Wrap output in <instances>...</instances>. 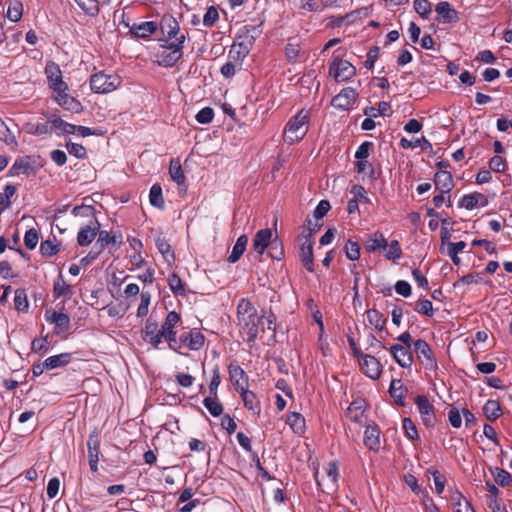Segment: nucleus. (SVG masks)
I'll use <instances>...</instances> for the list:
<instances>
[{
    "label": "nucleus",
    "mask_w": 512,
    "mask_h": 512,
    "mask_svg": "<svg viewBox=\"0 0 512 512\" xmlns=\"http://www.w3.org/2000/svg\"><path fill=\"white\" fill-rule=\"evenodd\" d=\"M237 320L240 332L249 343L254 342L258 336L259 328L265 331L264 320L258 316L254 305L246 298L239 300L237 305Z\"/></svg>",
    "instance_id": "f257e3e1"
},
{
    "label": "nucleus",
    "mask_w": 512,
    "mask_h": 512,
    "mask_svg": "<svg viewBox=\"0 0 512 512\" xmlns=\"http://www.w3.org/2000/svg\"><path fill=\"white\" fill-rule=\"evenodd\" d=\"M310 113L308 110H300L285 126L284 140L289 144L300 141L308 131Z\"/></svg>",
    "instance_id": "f03ea898"
},
{
    "label": "nucleus",
    "mask_w": 512,
    "mask_h": 512,
    "mask_svg": "<svg viewBox=\"0 0 512 512\" xmlns=\"http://www.w3.org/2000/svg\"><path fill=\"white\" fill-rule=\"evenodd\" d=\"M272 236V230L269 228L257 231L253 239V248L259 255H262L265 249L269 247L270 257L280 260L284 255V249L277 239L272 240Z\"/></svg>",
    "instance_id": "7ed1b4c3"
},
{
    "label": "nucleus",
    "mask_w": 512,
    "mask_h": 512,
    "mask_svg": "<svg viewBox=\"0 0 512 512\" xmlns=\"http://www.w3.org/2000/svg\"><path fill=\"white\" fill-rule=\"evenodd\" d=\"M90 88L97 94H108L118 89L122 84V78L116 74L97 72L90 76Z\"/></svg>",
    "instance_id": "20e7f679"
},
{
    "label": "nucleus",
    "mask_w": 512,
    "mask_h": 512,
    "mask_svg": "<svg viewBox=\"0 0 512 512\" xmlns=\"http://www.w3.org/2000/svg\"><path fill=\"white\" fill-rule=\"evenodd\" d=\"M249 49L243 43L233 44L228 53V61L221 67V74L225 78H232L236 71L242 67L243 60Z\"/></svg>",
    "instance_id": "39448f33"
},
{
    "label": "nucleus",
    "mask_w": 512,
    "mask_h": 512,
    "mask_svg": "<svg viewBox=\"0 0 512 512\" xmlns=\"http://www.w3.org/2000/svg\"><path fill=\"white\" fill-rule=\"evenodd\" d=\"M324 474L320 475L319 471H315V480L318 488L326 493L333 494L338 490V465L335 461L329 462L324 468Z\"/></svg>",
    "instance_id": "423d86ee"
},
{
    "label": "nucleus",
    "mask_w": 512,
    "mask_h": 512,
    "mask_svg": "<svg viewBox=\"0 0 512 512\" xmlns=\"http://www.w3.org/2000/svg\"><path fill=\"white\" fill-rule=\"evenodd\" d=\"M185 36L179 38V42H169L163 45L162 49L157 53V63L163 67H172L182 57L183 43Z\"/></svg>",
    "instance_id": "0eeeda50"
},
{
    "label": "nucleus",
    "mask_w": 512,
    "mask_h": 512,
    "mask_svg": "<svg viewBox=\"0 0 512 512\" xmlns=\"http://www.w3.org/2000/svg\"><path fill=\"white\" fill-rule=\"evenodd\" d=\"M317 231V228H305L303 233L298 237L301 242L299 257L304 267L309 271H314V256H313V240L312 235Z\"/></svg>",
    "instance_id": "6e6552de"
},
{
    "label": "nucleus",
    "mask_w": 512,
    "mask_h": 512,
    "mask_svg": "<svg viewBox=\"0 0 512 512\" xmlns=\"http://www.w3.org/2000/svg\"><path fill=\"white\" fill-rule=\"evenodd\" d=\"M204 342L205 337L200 331L191 330L180 334L179 337L176 336V346L170 349L177 353H181L180 350L182 348L197 351L203 347Z\"/></svg>",
    "instance_id": "1a4fd4ad"
},
{
    "label": "nucleus",
    "mask_w": 512,
    "mask_h": 512,
    "mask_svg": "<svg viewBox=\"0 0 512 512\" xmlns=\"http://www.w3.org/2000/svg\"><path fill=\"white\" fill-rule=\"evenodd\" d=\"M329 74L337 82H345L356 74V68L350 62L336 56L329 66Z\"/></svg>",
    "instance_id": "9d476101"
},
{
    "label": "nucleus",
    "mask_w": 512,
    "mask_h": 512,
    "mask_svg": "<svg viewBox=\"0 0 512 512\" xmlns=\"http://www.w3.org/2000/svg\"><path fill=\"white\" fill-rule=\"evenodd\" d=\"M414 352L418 358V360L425 366L426 369L436 370L437 369V361L434 357L431 347L429 344L423 340L418 339L413 343Z\"/></svg>",
    "instance_id": "9b49d317"
},
{
    "label": "nucleus",
    "mask_w": 512,
    "mask_h": 512,
    "mask_svg": "<svg viewBox=\"0 0 512 512\" xmlns=\"http://www.w3.org/2000/svg\"><path fill=\"white\" fill-rule=\"evenodd\" d=\"M181 316L176 311H170L161 326L163 339L167 342L169 348H175L177 332L175 327L180 323Z\"/></svg>",
    "instance_id": "f8f14e48"
},
{
    "label": "nucleus",
    "mask_w": 512,
    "mask_h": 512,
    "mask_svg": "<svg viewBox=\"0 0 512 512\" xmlns=\"http://www.w3.org/2000/svg\"><path fill=\"white\" fill-rule=\"evenodd\" d=\"M142 339L150 344L154 349H159L163 341V332L158 322L152 318H148L141 332Z\"/></svg>",
    "instance_id": "ddd939ff"
},
{
    "label": "nucleus",
    "mask_w": 512,
    "mask_h": 512,
    "mask_svg": "<svg viewBox=\"0 0 512 512\" xmlns=\"http://www.w3.org/2000/svg\"><path fill=\"white\" fill-rule=\"evenodd\" d=\"M45 74L48 85L54 92H63V89H68L67 83L63 81L62 71L55 62L48 61L46 63Z\"/></svg>",
    "instance_id": "4468645a"
},
{
    "label": "nucleus",
    "mask_w": 512,
    "mask_h": 512,
    "mask_svg": "<svg viewBox=\"0 0 512 512\" xmlns=\"http://www.w3.org/2000/svg\"><path fill=\"white\" fill-rule=\"evenodd\" d=\"M123 243V235L120 231H107L100 230L94 249H97L100 253L108 245H111L115 249H118Z\"/></svg>",
    "instance_id": "2eb2a0df"
},
{
    "label": "nucleus",
    "mask_w": 512,
    "mask_h": 512,
    "mask_svg": "<svg viewBox=\"0 0 512 512\" xmlns=\"http://www.w3.org/2000/svg\"><path fill=\"white\" fill-rule=\"evenodd\" d=\"M418 411L425 426L432 427L435 425L436 416L434 406L430 403L425 395H418L415 398Z\"/></svg>",
    "instance_id": "dca6fc26"
},
{
    "label": "nucleus",
    "mask_w": 512,
    "mask_h": 512,
    "mask_svg": "<svg viewBox=\"0 0 512 512\" xmlns=\"http://www.w3.org/2000/svg\"><path fill=\"white\" fill-rule=\"evenodd\" d=\"M358 93L352 87L342 89L333 99L332 106L341 110H348L357 100Z\"/></svg>",
    "instance_id": "f3484780"
},
{
    "label": "nucleus",
    "mask_w": 512,
    "mask_h": 512,
    "mask_svg": "<svg viewBox=\"0 0 512 512\" xmlns=\"http://www.w3.org/2000/svg\"><path fill=\"white\" fill-rule=\"evenodd\" d=\"M362 372L369 378L376 380L382 373V364L380 361L371 355H364L358 360Z\"/></svg>",
    "instance_id": "a211bd4d"
},
{
    "label": "nucleus",
    "mask_w": 512,
    "mask_h": 512,
    "mask_svg": "<svg viewBox=\"0 0 512 512\" xmlns=\"http://www.w3.org/2000/svg\"><path fill=\"white\" fill-rule=\"evenodd\" d=\"M100 223L97 219H93L89 224L80 228L77 234V243L79 246H88L92 243L95 237L99 234Z\"/></svg>",
    "instance_id": "6ab92c4d"
},
{
    "label": "nucleus",
    "mask_w": 512,
    "mask_h": 512,
    "mask_svg": "<svg viewBox=\"0 0 512 512\" xmlns=\"http://www.w3.org/2000/svg\"><path fill=\"white\" fill-rule=\"evenodd\" d=\"M391 356L402 368H410L413 364L411 348L401 344H394L389 349Z\"/></svg>",
    "instance_id": "aec40b11"
},
{
    "label": "nucleus",
    "mask_w": 512,
    "mask_h": 512,
    "mask_svg": "<svg viewBox=\"0 0 512 512\" xmlns=\"http://www.w3.org/2000/svg\"><path fill=\"white\" fill-rule=\"evenodd\" d=\"M161 30L163 35L166 36L167 42H179L181 36H185L180 33V27L177 20L172 16H165L161 21Z\"/></svg>",
    "instance_id": "412c9836"
},
{
    "label": "nucleus",
    "mask_w": 512,
    "mask_h": 512,
    "mask_svg": "<svg viewBox=\"0 0 512 512\" xmlns=\"http://www.w3.org/2000/svg\"><path fill=\"white\" fill-rule=\"evenodd\" d=\"M435 11L438 14L437 20L440 23H456L460 19L458 12L446 1L439 2L435 7Z\"/></svg>",
    "instance_id": "4be33fe9"
},
{
    "label": "nucleus",
    "mask_w": 512,
    "mask_h": 512,
    "mask_svg": "<svg viewBox=\"0 0 512 512\" xmlns=\"http://www.w3.org/2000/svg\"><path fill=\"white\" fill-rule=\"evenodd\" d=\"M88 448V460L91 471L96 472L98 470L99 461V440L96 433H92L87 441Z\"/></svg>",
    "instance_id": "5701e85b"
},
{
    "label": "nucleus",
    "mask_w": 512,
    "mask_h": 512,
    "mask_svg": "<svg viewBox=\"0 0 512 512\" xmlns=\"http://www.w3.org/2000/svg\"><path fill=\"white\" fill-rule=\"evenodd\" d=\"M230 381L239 392L248 386V377L245 371L239 365H229L228 367Z\"/></svg>",
    "instance_id": "b1692460"
},
{
    "label": "nucleus",
    "mask_w": 512,
    "mask_h": 512,
    "mask_svg": "<svg viewBox=\"0 0 512 512\" xmlns=\"http://www.w3.org/2000/svg\"><path fill=\"white\" fill-rule=\"evenodd\" d=\"M68 89H63V92H54L55 101L62 106L63 108L72 111V112H80L82 110L81 103L75 99L74 97L67 94Z\"/></svg>",
    "instance_id": "393cba45"
},
{
    "label": "nucleus",
    "mask_w": 512,
    "mask_h": 512,
    "mask_svg": "<svg viewBox=\"0 0 512 512\" xmlns=\"http://www.w3.org/2000/svg\"><path fill=\"white\" fill-rule=\"evenodd\" d=\"M435 188L440 192L450 193L454 187L452 174L448 171H438L434 176Z\"/></svg>",
    "instance_id": "a878e982"
},
{
    "label": "nucleus",
    "mask_w": 512,
    "mask_h": 512,
    "mask_svg": "<svg viewBox=\"0 0 512 512\" xmlns=\"http://www.w3.org/2000/svg\"><path fill=\"white\" fill-rule=\"evenodd\" d=\"M407 388L403 385L402 381L399 379H393L390 383L389 393L390 396L394 399V402L401 407L405 406V398L407 395Z\"/></svg>",
    "instance_id": "bb28decb"
},
{
    "label": "nucleus",
    "mask_w": 512,
    "mask_h": 512,
    "mask_svg": "<svg viewBox=\"0 0 512 512\" xmlns=\"http://www.w3.org/2000/svg\"><path fill=\"white\" fill-rule=\"evenodd\" d=\"M157 23L154 21L142 22L140 24H133L130 32L138 38L146 39L157 31Z\"/></svg>",
    "instance_id": "cd10ccee"
},
{
    "label": "nucleus",
    "mask_w": 512,
    "mask_h": 512,
    "mask_svg": "<svg viewBox=\"0 0 512 512\" xmlns=\"http://www.w3.org/2000/svg\"><path fill=\"white\" fill-rule=\"evenodd\" d=\"M487 204L486 197L479 192H474L471 194L464 195L459 202L461 207L466 208L467 210H472L476 208L478 205L485 206Z\"/></svg>",
    "instance_id": "c85d7f7f"
},
{
    "label": "nucleus",
    "mask_w": 512,
    "mask_h": 512,
    "mask_svg": "<svg viewBox=\"0 0 512 512\" xmlns=\"http://www.w3.org/2000/svg\"><path fill=\"white\" fill-rule=\"evenodd\" d=\"M364 444L372 451H378L380 449V431L376 426L366 427L364 432Z\"/></svg>",
    "instance_id": "c756f323"
},
{
    "label": "nucleus",
    "mask_w": 512,
    "mask_h": 512,
    "mask_svg": "<svg viewBox=\"0 0 512 512\" xmlns=\"http://www.w3.org/2000/svg\"><path fill=\"white\" fill-rule=\"evenodd\" d=\"M242 401L244 403V406L248 409L253 411L256 414H260L261 407H260V401L256 394L248 390V388H244L243 390L239 391Z\"/></svg>",
    "instance_id": "7c9ffc66"
},
{
    "label": "nucleus",
    "mask_w": 512,
    "mask_h": 512,
    "mask_svg": "<svg viewBox=\"0 0 512 512\" xmlns=\"http://www.w3.org/2000/svg\"><path fill=\"white\" fill-rule=\"evenodd\" d=\"M388 246V242L384 235L380 232H375L369 235L365 241V248L368 252H375L381 249H385Z\"/></svg>",
    "instance_id": "2f4dec72"
},
{
    "label": "nucleus",
    "mask_w": 512,
    "mask_h": 512,
    "mask_svg": "<svg viewBox=\"0 0 512 512\" xmlns=\"http://www.w3.org/2000/svg\"><path fill=\"white\" fill-rule=\"evenodd\" d=\"M72 360V354L65 352L57 355L50 356L44 360L45 366L48 370H53L59 367L68 365Z\"/></svg>",
    "instance_id": "473e14b6"
},
{
    "label": "nucleus",
    "mask_w": 512,
    "mask_h": 512,
    "mask_svg": "<svg viewBox=\"0 0 512 512\" xmlns=\"http://www.w3.org/2000/svg\"><path fill=\"white\" fill-rule=\"evenodd\" d=\"M155 245L167 264L171 266L175 261V254L169 242L164 237L159 236L155 240Z\"/></svg>",
    "instance_id": "72a5a7b5"
},
{
    "label": "nucleus",
    "mask_w": 512,
    "mask_h": 512,
    "mask_svg": "<svg viewBox=\"0 0 512 512\" xmlns=\"http://www.w3.org/2000/svg\"><path fill=\"white\" fill-rule=\"evenodd\" d=\"M247 243H248L247 235L243 234L237 238V240L232 248V251L228 257L229 263H236L241 258V256L243 255V253L246 250Z\"/></svg>",
    "instance_id": "f704fd0d"
},
{
    "label": "nucleus",
    "mask_w": 512,
    "mask_h": 512,
    "mask_svg": "<svg viewBox=\"0 0 512 512\" xmlns=\"http://www.w3.org/2000/svg\"><path fill=\"white\" fill-rule=\"evenodd\" d=\"M32 170L29 158H18L9 169L10 176L28 175Z\"/></svg>",
    "instance_id": "c9c22d12"
},
{
    "label": "nucleus",
    "mask_w": 512,
    "mask_h": 512,
    "mask_svg": "<svg viewBox=\"0 0 512 512\" xmlns=\"http://www.w3.org/2000/svg\"><path fill=\"white\" fill-rule=\"evenodd\" d=\"M47 320L55 325L59 332H66L70 328V318L67 314L54 311Z\"/></svg>",
    "instance_id": "e433bc0d"
},
{
    "label": "nucleus",
    "mask_w": 512,
    "mask_h": 512,
    "mask_svg": "<svg viewBox=\"0 0 512 512\" xmlns=\"http://www.w3.org/2000/svg\"><path fill=\"white\" fill-rule=\"evenodd\" d=\"M49 119L51 124V132L55 130L64 134H74V124L68 123L56 115L50 116Z\"/></svg>",
    "instance_id": "4c0bfd02"
},
{
    "label": "nucleus",
    "mask_w": 512,
    "mask_h": 512,
    "mask_svg": "<svg viewBox=\"0 0 512 512\" xmlns=\"http://www.w3.org/2000/svg\"><path fill=\"white\" fill-rule=\"evenodd\" d=\"M79 8L88 16L95 17L100 12L98 0H74Z\"/></svg>",
    "instance_id": "58836bf2"
},
{
    "label": "nucleus",
    "mask_w": 512,
    "mask_h": 512,
    "mask_svg": "<svg viewBox=\"0 0 512 512\" xmlns=\"http://www.w3.org/2000/svg\"><path fill=\"white\" fill-rule=\"evenodd\" d=\"M262 26H263L262 22L257 25H252V24L245 25L244 26V34H245V38L247 39V42L246 43L242 42V43L249 48V46H251L253 44V42L262 34V32H263Z\"/></svg>",
    "instance_id": "ea45409f"
},
{
    "label": "nucleus",
    "mask_w": 512,
    "mask_h": 512,
    "mask_svg": "<svg viewBox=\"0 0 512 512\" xmlns=\"http://www.w3.org/2000/svg\"><path fill=\"white\" fill-rule=\"evenodd\" d=\"M24 129L27 133L32 135H42L51 133L50 119L42 123L28 122L25 124Z\"/></svg>",
    "instance_id": "a19ab883"
},
{
    "label": "nucleus",
    "mask_w": 512,
    "mask_h": 512,
    "mask_svg": "<svg viewBox=\"0 0 512 512\" xmlns=\"http://www.w3.org/2000/svg\"><path fill=\"white\" fill-rule=\"evenodd\" d=\"M483 412L490 421H495L502 415L501 406L496 400H488L483 407Z\"/></svg>",
    "instance_id": "79ce46f5"
},
{
    "label": "nucleus",
    "mask_w": 512,
    "mask_h": 512,
    "mask_svg": "<svg viewBox=\"0 0 512 512\" xmlns=\"http://www.w3.org/2000/svg\"><path fill=\"white\" fill-rule=\"evenodd\" d=\"M368 322L375 327V329L382 331L386 325L387 319L377 309H368L366 311Z\"/></svg>",
    "instance_id": "37998d69"
},
{
    "label": "nucleus",
    "mask_w": 512,
    "mask_h": 512,
    "mask_svg": "<svg viewBox=\"0 0 512 512\" xmlns=\"http://www.w3.org/2000/svg\"><path fill=\"white\" fill-rule=\"evenodd\" d=\"M286 423L290 426V428L297 434H301L305 429V419L304 417L296 412H292L288 414Z\"/></svg>",
    "instance_id": "c03bdc74"
},
{
    "label": "nucleus",
    "mask_w": 512,
    "mask_h": 512,
    "mask_svg": "<svg viewBox=\"0 0 512 512\" xmlns=\"http://www.w3.org/2000/svg\"><path fill=\"white\" fill-rule=\"evenodd\" d=\"M169 174L171 179L178 185H183L185 183V175L179 160L172 159L170 161Z\"/></svg>",
    "instance_id": "a18cd8bd"
},
{
    "label": "nucleus",
    "mask_w": 512,
    "mask_h": 512,
    "mask_svg": "<svg viewBox=\"0 0 512 512\" xmlns=\"http://www.w3.org/2000/svg\"><path fill=\"white\" fill-rule=\"evenodd\" d=\"M203 405L213 417H219L223 413V405L217 396H209L203 400Z\"/></svg>",
    "instance_id": "49530a36"
},
{
    "label": "nucleus",
    "mask_w": 512,
    "mask_h": 512,
    "mask_svg": "<svg viewBox=\"0 0 512 512\" xmlns=\"http://www.w3.org/2000/svg\"><path fill=\"white\" fill-rule=\"evenodd\" d=\"M466 247V243L464 241H459L456 243L448 242L446 253L452 260L453 264L458 265L460 263V258L458 254L462 252Z\"/></svg>",
    "instance_id": "de8ad7c7"
},
{
    "label": "nucleus",
    "mask_w": 512,
    "mask_h": 512,
    "mask_svg": "<svg viewBox=\"0 0 512 512\" xmlns=\"http://www.w3.org/2000/svg\"><path fill=\"white\" fill-rule=\"evenodd\" d=\"M149 201H150V204L156 208H159V209L164 208V199H163V195H162V188L159 184H154L150 188Z\"/></svg>",
    "instance_id": "09e8293b"
},
{
    "label": "nucleus",
    "mask_w": 512,
    "mask_h": 512,
    "mask_svg": "<svg viewBox=\"0 0 512 512\" xmlns=\"http://www.w3.org/2000/svg\"><path fill=\"white\" fill-rule=\"evenodd\" d=\"M400 144L403 148H417L420 147L423 151L431 150L432 144L423 136L414 141L402 138Z\"/></svg>",
    "instance_id": "8fccbe9b"
},
{
    "label": "nucleus",
    "mask_w": 512,
    "mask_h": 512,
    "mask_svg": "<svg viewBox=\"0 0 512 512\" xmlns=\"http://www.w3.org/2000/svg\"><path fill=\"white\" fill-rule=\"evenodd\" d=\"M0 140L9 146H17L16 137L2 119H0Z\"/></svg>",
    "instance_id": "3c124183"
},
{
    "label": "nucleus",
    "mask_w": 512,
    "mask_h": 512,
    "mask_svg": "<svg viewBox=\"0 0 512 512\" xmlns=\"http://www.w3.org/2000/svg\"><path fill=\"white\" fill-rule=\"evenodd\" d=\"M15 309L19 312H27L29 308V302L25 290L17 289L14 297Z\"/></svg>",
    "instance_id": "603ef678"
},
{
    "label": "nucleus",
    "mask_w": 512,
    "mask_h": 512,
    "mask_svg": "<svg viewBox=\"0 0 512 512\" xmlns=\"http://www.w3.org/2000/svg\"><path fill=\"white\" fill-rule=\"evenodd\" d=\"M169 288L175 295H184L185 288L181 278L176 274L172 273L167 279Z\"/></svg>",
    "instance_id": "864d4df0"
},
{
    "label": "nucleus",
    "mask_w": 512,
    "mask_h": 512,
    "mask_svg": "<svg viewBox=\"0 0 512 512\" xmlns=\"http://www.w3.org/2000/svg\"><path fill=\"white\" fill-rule=\"evenodd\" d=\"M50 349L47 337L35 338L31 342V351L36 354L44 355Z\"/></svg>",
    "instance_id": "5fc2aeb1"
},
{
    "label": "nucleus",
    "mask_w": 512,
    "mask_h": 512,
    "mask_svg": "<svg viewBox=\"0 0 512 512\" xmlns=\"http://www.w3.org/2000/svg\"><path fill=\"white\" fill-rule=\"evenodd\" d=\"M414 10L421 18L427 19L432 12V4L428 0H414Z\"/></svg>",
    "instance_id": "6e6d98bb"
},
{
    "label": "nucleus",
    "mask_w": 512,
    "mask_h": 512,
    "mask_svg": "<svg viewBox=\"0 0 512 512\" xmlns=\"http://www.w3.org/2000/svg\"><path fill=\"white\" fill-rule=\"evenodd\" d=\"M390 110V104L388 102H380L378 107H367L364 110V114L369 117H377L379 115L385 116Z\"/></svg>",
    "instance_id": "4d7b16f0"
},
{
    "label": "nucleus",
    "mask_w": 512,
    "mask_h": 512,
    "mask_svg": "<svg viewBox=\"0 0 512 512\" xmlns=\"http://www.w3.org/2000/svg\"><path fill=\"white\" fill-rule=\"evenodd\" d=\"M23 14V6L21 2L10 3L7 9V17L12 22H18Z\"/></svg>",
    "instance_id": "13d9d810"
},
{
    "label": "nucleus",
    "mask_w": 512,
    "mask_h": 512,
    "mask_svg": "<svg viewBox=\"0 0 512 512\" xmlns=\"http://www.w3.org/2000/svg\"><path fill=\"white\" fill-rule=\"evenodd\" d=\"M345 253L349 260L356 261L360 257V245L356 241L349 239L345 245Z\"/></svg>",
    "instance_id": "bf43d9fd"
},
{
    "label": "nucleus",
    "mask_w": 512,
    "mask_h": 512,
    "mask_svg": "<svg viewBox=\"0 0 512 512\" xmlns=\"http://www.w3.org/2000/svg\"><path fill=\"white\" fill-rule=\"evenodd\" d=\"M325 5L323 0H301L300 9L308 12L322 11Z\"/></svg>",
    "instance_id": "052dcab7"
},
{
    "label": "nucleus",
    "mask_w": 512,
    "mask_h": 512,
    "mask_svg": "<svg viewBox=\"0 0 512 512\" xmlns=\"http://www.w3.org/2000/svg\"><path fill=\"white\" fill-rule=\"evenodd\" d=\"M489 167L496 173H503L507 169V162L505 158L495 155L489 160Z\"/></svg>",
    "instance_id": "680f3d73"
},
{
    "label": "nucleus",
    "mask_w": 512,
    "mask_h": 512,
    "mask_svg": "<svg viewBox=\"0 0 512 512\" xmlns=\"http://www.w3.org/2000/svg\"><path fill=\"white\" fill-rule=\"evenodd\" d=\"M39 241L38 232L36 229L31 228L28 231H26L24 235V244L27 249L33 250L36 248Z\"/></svg>",
    "instance_id": "e2e57ef3"
},
{
    "label": "nucleus",
    "mask_w": 512,
    "mask_h": 512,
    "mask_svg": "<svg viewBox=\"0 0 512 512\" xmlns=\"http://www.w3.org/2000/svg\"><path fill=\"white\" fill-rule=\"evenodd\" d=\"M219 19V13L216 7L210 6L206 10L203 17V25L205 27H212Z\"/></svg>",
    "instance_id": "0e129e2a"
},
{
    "label": "nucleus",
    "mask_w": 512,
    "mask_h": 512,
    "mask_svg": "<svg viewBox=\"0 0 512 512\" xmlns=\"http://www.w3.org/2000/svg\"><path fill=\"white\" fill-rule=\"evenodd\" d=\"M59 251L57 244H54L51 240H45L40 244V253L44 257H51Z\"/></svg>",
    "instance_id": "69168bd1"
},
{
    "label": "nucleus",
    "mask_w": 512,
    "mask_h": 512,
    "mask_svg": "<svg viewBox=\"0 0 512 512\" xmlns=\"http://www.w3.org/2000/svg\"><path fill=\"white\" fill-rule=\"evenodd\" d=\"M70 293V287L62 279H58L53 285V294L55 298L66 297Z\"/></svg>",
    "instance_id": "338daca9"
},
{
    "label": "nucleus",
    "mask_w": 512,
    "mask_h": 512,
    "mask_svg": "<svg viewBox=\"0 0 512 512\" xmlns=\"http://www.w3.org/2000/svg\"><path fill=\"white\" fill-rule=\"evenodd\" d=\"M388 251L385 255V257L388 259V260H398L401 258L402 256V250L400 248V245H399V242L397 240H393L390 242V244H388Z\"/></svg>",
    "instance_id": "774afa93"
}]
</instances>
